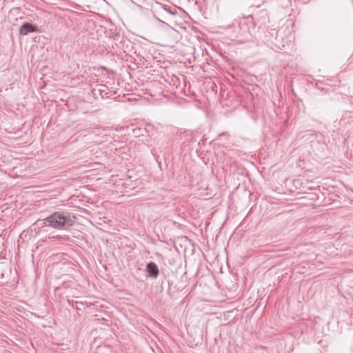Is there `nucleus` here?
Instances as JSON below:
<instances>
[{"mask_svg":"<svg viewBox=\"0 0 353 353\" xmlns=\"http://www.w3.org/2000/svg\"><path fill=\"white\" fill-rule=\"evenodd\" d=\"M272 33H271V37H268V36H265L266 37V41L268 42H270L273 44H274L275 46L279 47V44L277 42V40H278V32L273 29L272 30Z\"/></svg>","mask_w":353,"mask_h":353,"instance_id":"423d86ee","label":"nucleus"},{"mask_svg":"<svg viewBox=\"0 0 353 353\" xmlns=\"http://www.w3.org/2000/svg\"><path fill=\"white\" fill-rule=\"evenodd\" d=\"M38 31V27L30 23H25L20 28V34L26 35L30 32H36Z\"/></svg>","mask_w":353,"mask_h":353,"instance_id":"39448f33","label":"nucleus"},{"mask_svg":"<svg viewBox=\"0 0 353 353\" xmlns=\"http://www.w3.org/2000/svg\"><path fill=\"white\" fill-rule=\"evenodd\" d=\"M74 216L65 211H57L43 219V226H50L58 230H68L74 224Z\"/></svg>","mask_w":353,"mask_h":353,"instance_id":"f257e3e1","label":"nucleus"},{"mask_svg":"<svg viewBox=\"0 0 353 353\" xmlns=\"http://www.w3.org/2000/svg\"><path fill=\"white\" fill-rule=\"evenodd\" d=\"M102 321H103V325H109L108 320H106L105 319H102Z\"/></svg>","mask_w":353,"mask_h":353,"instance_id":"1a4fd4ad","label":"nucleus"},{"mask_svg":"<svg viewBox=\"0 0 353 353\" xmlns=\"http://www.w3.org/2000/svg\"><path fill=\"white\" fill-rule=\"evenodd\" d=\"M313 189H314V188H312V187H308V188H306V190H312Z\"/></svg>","mask_w":353,"mask_h":353,"instance_id":"9d476101","label":"nucleus"},{"mask_svg":"<svg viewBox=\"0 0 353 353\" xmlns=\"http://www.w3.org/2000/svg\"><path fill=\"white\" fill-rule=\"evenodd\" d=\"M160 6H161V8L162 9H163L165 11H166L168 13L172 14V15H174L175 14V12L172 10L170 7H169L166 5H163V4H160Z\"/></svg>","mask_w":353,"mask_h":353,"instance_id":"0eeeda50","label":"nucleus"},{"mask_svg":"<svg viewBox=\"0 0 353 353\" xmlns=\"http://www.w3.org/2000/svg\"><path fill=\"white\" fill-rule=\"evenodd\" d=\"M99 86L100 88L99 89V91L101 95L103 97V93H105V95H107L108 92H106V90H108V87L105 85H100Z\"/></svg>","mask_w":353,"mask_h":353,"instance_id":"6e6552de","label":"nucleus"},{"mask_svg":"<svg viewBox=\"0 0 353 353\" xmlns=\"http://www.w3.org/2000/svg\"><path fill=\"white\" fill-rule=\"evenodd\" d=\"M146 272L148 274V276H150L153 279H157L159 274V270L157 265L155 263L152 261L146 265Z\"/></svg>","mask_w":353,"mask_h":353,"instance_id":"20e7f679","label":"nucleus"},{"mask_svg":"<svg viewBox=\"0 0 353 353\" xmlns=\"http://www.w3.org/2000/svg\"><path fill=\"white\" fill-rule=\"evenodd\" d=\"M256 23L252 15L243 17L239 23L238 37L243 42L252 41L256 36L258 30L256 29Z\"/></svg>","mask_w":353,"mask_h":353,"instance_id":"f03ea898","label":"nucleus"},{"mask_svg":"<svg viewBox=\"0 0 353 353\" xmlns=\"http://www.w3.org/2000/svg\"><path fill=\"white\" fill-rule=\"evenodd\" d=\"M301 139L305 141L310 140L312 143L316 141L318 143H321L323 139V135L320 132H307L301 137Z\"/></svg>","mask_w":353,"mask_h":353,"instance_id":"7ed1b4c3","label":"nucleus"}]
</instances>
